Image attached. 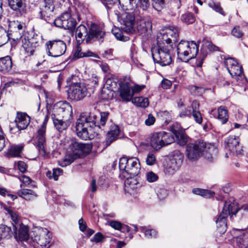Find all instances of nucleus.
<instances>
[{"mask_svg": "<svg viewBox=\"0 0 248 248\" xmlns=\"http://www.w3.org/2000/svg\"><path fill=\"white\" fill-rule=\"evenodd\" d=\"M204 145L205 142L202 140L187 144L186 152V157L191 161L197 160L202 155L203 147Z\"/></svg>", "mask_w": 248, "mask_h": 248, "instance_id": "13", "label": "nucleus"}, {"mask_svg": "<svg viewBox=\"0 0 248 248\" xmlns=\"http://www.w3.org/2000/svg\"><path fill=\"white\" fill-rule=\"evenodd\" d=\"M225 147L233 154L240 155L242 153V149L239 144V138L233 135L228 137L225 141Z\"/></svg>", "mask_w": 248, "mask_h": 248, "instance_id": "25", "label": "nucleus"}, {"mask_svg": "<svg viewBox=\"0 0 248 248\" xmlns=\"http://www.w3.org/2000/svg\"><path fill=\"white\" fill-rule=\"evenodd\" d=\"M183 158V154L179 151L173 152L165 168L164 171L165 173L169 175L174 174L181 166Z\"/></svg>", "mask_w": 248, "mask_h": 248, "instance_id": "12", "label": "nucleus"}, {"mask_svg": "<svg viewBox=\"0 0 248 248\" xmlns=\"http://www.w3.org/2000/svg\"><path fill=\"white\" fill-rule=\"evenodd\" d=\"M19 180L22 182L20 186L23 188V186H29L33 187L35 185L33 184V181L28 176L23 175L18 177Z\"/></svg>", "mask_w": 248, "mask_h": 248, "instance_id": "45", "label": "nucleus"}, {"mask_svg": "<svg viewBox=\"0 0 248 248\" xmlns=\"http://www.w3.org/2000/svg\"><path fill=\"white\" fill-rule=\"evenodd\" d=\"M54 6L50 0H45L40 7V15L41 17L47 20L52 16Z\"/></svg>", "mask_w": 248, "mask_h": 248, "instance_id": "27", "label": "nucleus"}, {"mask_svg": "<svg viewBox=\"0 0 248 248\" xmlns=\"http://www.w3.org/2000/svg\"><path fill=\"white\" fill-rule=\"evenodd\" d=\"M104 239L103 235L100 232H97L91 238V241L98 243L102 242Z\"/></svg>", "mask_w": 248, "mask_h": 248, "instance_id": "57", "label": "nucleus"}, {"mask_svg": "<svg viewBox=\"0 0 248 248\" xmlns=\"http://www.w3.org/2000/svg\"><path fill=\"white\" fill-rule=\"evenodd\" d=\"M18 196L26 200H31L36 198L37 195L33 190L28 189L21 188V189L17 192Z\"/></svg>", "mask_w": 248, "mask_h": 248, "instance_id": "34", "label": "nucleus"}, {"mask_svg": "<svg viewBox=\"0 0 248 248\" xmlns=\"http://www.w3.org/2000/svg\"><path fill=\"white\" fill-rule=\"evenodd\" d=\"M182 22L187 24H190L194 22L195 18L194 16L189 13H185L182 15L181 17Z\"/></svg>", "mask_w": 248, "mask_h": 248, "instance_id": "48", "label": "nucleus"}, {"mask_svg": "<svg viewBox=\"0 0 248 248\" xmlns=\"http://www.w3.org/2000/svg\"><path fill=\"white\" fill-rule=\"evenodd\" d=\"M172 48L173 46L170 45H167L166 46H159L152 47V55L154 62L163 66L170 64Z\"/></svg>", "mask_w": 248, "mask_h": 248, "instance_id": "6", "label": "nucleus"}, {"mask_svg": "<svg viewBox=\"0 0 248 248\" xmlns=\"http://www.w3.org/2000/svg\"><path fill=\"white\" fill-rule=\"evenodd\" d=\"M54 24L56 27L65 30H72L76 27V21L71 17L69 13L65 12L56 18Z\"/></svg>", "mask_w": 248, "mask_h": 248, "instance_id": "20", "label": "nucleus"}, {"mask_svg": "<svg viewBox=\"0 0 248 248\" xmlns=\"http://www.w3.org/2000/svg\"><path fill=\"white\" fill-rule=\"evenodd\" d=\"M68 150L78 159L89 154L92 146L89 144L72 141L69 145Z\"/></svg>", "mask_w": 248, "mask_h": 248, "instance_id": "15", "label": "nucleus"}, {"mask_svg": "<svg viewBox=\"0 0 248 248\" xmlns=\"http://www.w3.org/2000/svg\"><path fill=\"white\" fill-rule=\"evenodd\" d=\"M4 208L6 211H7V214H9L11 217L12 220H13V224L14 226V225H16L17 223H21L19 220V216L17 213L13 210L11 208L4 206Z\"/></svg>", "mask_w": 248, "mask_h": 248, "instance_id": "44", "label": "nucleus"}, {"mask_svg": "<svg viewBox=\"0 0 248 248\" xmlns=\"http://www.w3.org/2000/svg\"><path fill=\"white\" fill-rule=\"evenodd\" d=\"M118 79L114 76L108 77L102 90L103 97L107 99L112 98L113 91L117 87Z\"/></svg>", "mask_w": 248, "mask_h": 248, "instance_id": "23", "label": "nucleus"}, {"mask_svg": "<svg viewBox=\"0 0 248 248\" xmlns=\"http://www.w3.org/2000/svg\"><path fill=\"white\" fill-rule=\"evenodd\" d=\"M112 33L117 40L126 41L129 39L127 36L123 35V32L118 28L114 27L112 30Z\"/></svg>", "mask_w": 248, "mask_h": 248, "instance_id": "47", "label": "nucleus"}, {"mask_svg": "<svg viewBox=\"0 0 248 248\" xmlns=\"http://www.w3.org/2000/svg\"><path fill=\"white\" fill-rule=\"evenodd\" d=\"M139 231L144 234L148 239L155 238L157 236V232L153 229H148L145 226H141L139 228Z\"/></svg>", "mask_w": 248, "mask_h": 248, "instance_id": "38", "label": "nucleus"}, {"mask_svg": "<svg viewBox=\"0 0 248 248\" xmlns=\"http://www.w3.org/2000/svg\"><path fill=\"white\" fill-rule=\"evenodd\" d=\"M99 81V77L96 74H93L92 77L89 79V82L93 87L98 85Z\"/></svg>", "mask_w": 248, "mask_h": 248, "instance_id": "60", "label": "nucleus"}, {"mask_svg": "<svg viewBox=\"0 0 248 248\" xmlns=\"http://www.w3.org/2000/svg\"><path fill=\"white\" fill-rule=\"evenodd\" d=\"M78 158L68 149L67 153L62 159L59 161V164L62 167H66L70 165Z\"/></svg>", "mask_w": 248, "mask_h": 248, "instance_id": "35", "label": "nucleus"}, {"mask_svg": "<svg viewBox=\"0 0 248 248\" xmlns=\"http://www.w3.org/2000/svg\"><path fill=\"white\" fill-rule=\"evenodd\" d=\"M132 103L136 106L141 108H146L149 106L148 99L144 97H136L132 100Z\"/></svg>", "mask_w": 248, "mask_h": 248, "instance_id": "41", "label": "nucleus"}, {"mask_svg": "<svg viewBox=\"0 0 248 248\" xmlns=\"http://www.w3.org/2000/svg\"><path fill=\"white\" fill-rule=\"evenodd\" d=\"M125 179L126 180L125 181L124 184L125 187L127 190L129 191L130 189L134 190L138 187L139 184L134 177Z\"/></svg>", "mask_w": 248, "mask_h": 248, "instance_id": "43", "label": "nucleus"}, {"mask_svg": "<svg viewBox=\"0 0 248 248\" xmlns=\"http://www.w3.org/2000/svg\"><path fill=\"white\" fill-rule=\"evenodd\" d=\"M187 88L191 93L195 95H201L204 91L202 87L194 85L189 86Z\"/></svg>", "mask_w": 248, "mask_h": 248, "instance_id": "51", "label": "nucleus"}, {"mask_svg": "<svg viewBox=\"0 0 248 248\" xmlns=\"http://www.w3.org/2000/svg\"><path fill=\"white\" fill-rule=\"evenodd\" d=\"M178 143L181 146L185 145L187 142V136L184 131L175 135Z\"/></svg>", "mask_w": 248, "mask_h": 248, "instance_id": "52", "label": "nucleus"}, {"mask_svg": "<svg viewBox=\"0 0 248 248\" xmlns=\"http://www.w3.org/2000/svg\"><path fill=\"white\" fill-rule=\"evenodd\" d=\"M224 64L230 75L238 79L239 78L243 77V68L238 62L232 58H224Z\"/></svg>", "mask_w": 248, "mask_h": 248, "instance_id": "22", "label": "nucleus"}, {"mask_svg": "<svg viewBox=\"0 0 248 248\" xmlns=\"http://www.w3.org/2000/svg\"><path fill=\"white\" fill-rule=\"evenodd\" d=\"M26 0H8L10 8L13 11L19 12L21 15L25 13Z\"/></svg>", "mask_w": 248, "mask_h": 248, "instance_id": "29", "label": "nucleus"}, {"mask_svg": "<svg viewBox=\"0 0 248 248\" xmlns=\"http://www.w3.org/2000/svg\"><path fill=\"white\" fill-rule=\"evenodd\" d=\"M217 116L216 117L221 123L225 124L228 120L229 115L228 110L224 106H220L217 109Z\"/></svg>", "mask_w": 248, "mask_h": 248, "instance_id": "37", "label": "nucleus"}, {"mask_svg": "<svg viewBox=\"0 0 248 248\" xmlns=\"http://www.w3.org/2000/svg\"><path fill=\"white\" fill-rule=\"evenodd\" d=\"M120 176L129 178L137 176L140 170L139 159L136 157H122L119 159Z\"/></svg>", "mask_w": 248, "mask_h": 248, "instance_id": "2", "label": "nucleus"}, {"mask_svg": "<svg viewBox=\"0 0 248 248\" xmlns=\"http://www.w3.org/2000/svg\"><path fill=\"white\" fill-rule=\"evenodd\" d=\"M155 155L152 153H148L145 160L146 164L149 166H152L155 164Z\"/></svg>", "mask_w": 248, "mask_h": 248, "instance_id": "55", "label": "nucleus"}, {"mask_svg": "<svg viewBox=\"0 0 248 248\" xmlns=\"http://www.w3.org/2000/svg\"><path fill=\"white\" fill-rule=\"evenodd\" d=\"M31 244L35 247L39 245L41 248H49L51 245V234L46 229H40L31 231Z\"/></svg>", "mask_w": 248, "mask_h": 248, "instance_id": "8", "label": "nucleus"}, {"mask_svg": "<svg viewBox=\"0 0 248 248\" xmlns=\"http://www.w3.org/2000/svg\"><path fill=\"white\" fill-rule=\"evenodd\" d=\"M181 0H171V3L176 4V6L179 8L180 6ZM153 8L157 11H161L165 7V0H152Z\"/></svg>", "mask_w": 248, "mask_h": 248, "instance_id": "33", "label": "nucleus"}, {"mask_svg": "<svg viewBox=\"0 0 248 248\" xmlns=\"http://www.w3.org/2000/svg\"><path fill=\"white\" fill-rule=\"evenodd\" d=\"M53 124L56 128L60 132H61L67 127V124L61 119L52 116Z\"/></svg>", "mask_w": 248, "mask_h": 248, "instance_id": "42", "label": "nucleus"}, {"mask_svg": "<svg viewBox=\"0 0 248 248\" xmlns=\"http://www.w3.org/2000/svg\"><path fill=\"white\" fill-rule=\"evenodd\" d=\"M192 192L195 194L202 196L206 198H211L215 195V192L213 191L199 188H194L192 190Z\"/></svg>", "mask_w": 248, "mask_h": 248, "instance_id": "40", "label": "nucleus"}, {"mask_svg": "<svg viewBox=\"0 0 248 248\" xmlns=\"http://www.w3.org/2000/svg\"><path fill=\"white\" fill-rule=\"evenodd\" d=\"M130 81L129 78L125 77L119 83L118 93L124 101H129L133 97Z\"/></svg>", "mask_w": 248, "mask_h": 248, "instance_id": "21", "label": "nucleus"}, {"mask_svg": "<svg viewBox=\"0 0 248 248\" xmlns=\"http://www.w3.org/2000/svg\"><path fill=\"white\" fill-rule=\"evenodd\" d=\"M22 47L28 55H31L34 51V46L28 39L24 38L22 39Z\"/></svg>", "mask_w": 248, "mask_h": 248, "instance_id": "39", "label": "nucleus"}, {"mask_svg": "<svg viewBox=\"0 0 248 248\" xmlns=\"http://www.w3.org/2000/svg\"><path fill=\"white\" fill-rule=\"evenodd\" d=\"M157 115L166 122L169 121L170 118V113L167 111H160L157 113Z\"/></svg>", "mask_w": 248, "mask_h": 248, "instance_id": "63", "label": "nucleus"}, {"mask_svg": "<svg viewBox=\"0 0 248 248\" xmlns=\"http://www.w3.org/2000/svg\"><path fill=\"white\" fill-rule=\"evenodd\" d=\"M121 23L122 25L123 30L127 33H132L134 32L135 26V16L132 12L123 14L121 17Z\"/></svg>", "mask_w": 248, "mask_h": 248, "instance_id": "24", "label": "nucleus"}, {"mask_svg": "<svg viewBox=\"0 0 248 248\" xmlns=\"http://www.w3.org/2000/svg\"><path fill=\"white\" fill-rule=\"evenodd\" d=\"M11 228L4 224H0V239H9L12 236Z\"/></svg>", "mask_w": 248, "mask_h": 248, "instance_id": "36", "label": "nucleus"}, {"mask_svg": "<svg viewBox=\"0 0 248 248\" xmlns=\"http://www.w3.org/2000/svg\"><path fill=\"white\" fill-rule=\"evenodd\" d=\"M113 50L112 49L106 50L102 53V55L104 58L111 60L113 59Z\"/></svg>", "mask_w": 248, "mask_h": 248, "instance_id": "64", "label": "nucleus"}, {"mask_svg": "<svg viewBox=\"0 0 248 248\" xmlns=\"http://www.w3.org/2000/svg\"><path fill=\"white\" fill-rule=\"evenodd\" d=\"M15 168L19 170L21 172H24L27 169V166L25 162L20 161L15 163Z\"/></svg>", "mask_w": 248, "mask_h": 248, "instance_id": "58", "label": "nucleus"}, {"mask_svg": "<svg viewBox=\"0 0 248 248\" xmlns=\"http://www.w3.org/2000/svg\"><path fill=\"white\" fill-rule=\"evenodd\" d=\"M105 35L100 27L95 24H92L90 26L89 32H87V29L83 25H79L76 30V36L78 44H81L84 40L88 43L95 39L102 38Z\"/></svg>", "mask_w": 248, "mask_h": 248, "instance_id": "3", "label": "nucleus"}, {"mask_svg": "<svg viewBox=\"0 0 248 248\" xmlns=\"http://www.w3.org/2000/svg\"><path fill=\"white\" fill-rule=\"evenodd\" d=\"M217 153L216 147L210 143H206L203 147L202 155L209 161H212Z\"/></svg>", "mask_w": 248, "mask_h": 248, "instance_id": "31", "label": "nucleus"}, {"mask_svg": "<svg viewBox=\"0 0 248 248\" xmlns=\"http://www.w3.org/2000/svg\"><path fill=\"white\" fill-rule=\"evenodd\" d=\"M191 114L195 122L198 124H202L203 119L200 111L199 110L192 111Z\"/></svg>", "mask_w": 248, "mask_h": 248, "instance_id": "53", "label": "nucleus"}, {"mask_svg": "<svg viewBox=\"0 0 248 248\" xmlns=\"http://www.w3.org/2000/svg\"><path fill=\"white\" fill-rule=\"evenodd\" d=\"M88 93V89L83 83H73L69 88L68 97L72 101H78L83 99Z\"/></svg>", "mask_w": 248, "mask_h": 248, "instance_id": "10", "label": "nucleus"}, {"mask_svg": "<svg viewBox=\"0 0 248 248\" xmlns=\"http://www.w3.org/2000/svg\"><path fill=\"white\" fill-rule=\"evenodd\" d=\"M209 5L216 12H218L222 15H224L222 9L218 3L212 2L209 3Z\"/></svg>", "mask_w": 248, "mask_h": 248, "instance_id": "59", "label": "nucleus"}, {"mask_svg": "<svg viewBox=\"0 0 248 248\" xmlns=\"http://www.w3.org/2000/svg\"><path fill=\"white\" fill-rule=\"evenodd\" d=\"M238 211V207L236 202L232 199L225 202L222 211L216 220L217 229L219 232L223 233L227 229V217L229 215L232 217Z\"/></svg>", "mask_w": 248, "mask_h": 248, "instance_id": "4", "label": "nucleus"}, {"mask_svg": "<svg viewBox=\"0 0 248 248\" xmlns=\"http://www.w3.org/2000/svg\"><path fill=\"white\" fill-rule=\"evenodd\" d=\"M8 37L6 30L0 26V46H2L8 41Z\"/></svg>", "mask_w": 248, "mask_h": 248, "instance_id": "50", "label": "nucleus"}, {"mask_svg": "<svg viewBox=\"0 0 248 248\" xmlns=\"http://www.w3.org/2000/svg\"><path fill=\"white\" fill-rule=\"evenodd\" d=\"M46 46L47 55L53 57L62 55L66 50L65 43L61 40L49 41L46 43Z\"/></svg>", "mask_w": 248, "mask_h": 248, "instance_id": "11", "label": "nucleus"}, {"mask_svg": "<svg viewBox=\"0 0 248 248\" xmlns=\"http://www.w3.org/2000/svg\"><path fill=\"white\" fill-rule=\"evenodd\" d=\"M177 51L178 58L187 62L196 57L199 51V46L193 41L182 40L177 45Z\"/></svg>", "mask_w": 248, "mask_h": 248, "instance_id": "5", "label": "nucleus"}, {"mask_svg": "<svg viewBox=\"0 0 248 248\" xmlns=\"http://www.w3.org/2000/svg\"><path fill=\"white\" fill-rule=\"evenodd\" d=\"M152 28V24L150 20L141 19L136 21L134 32H137L141 35H144L150 33Z\"/></svg>", "mask_w": 248, "mask_h": 248, "instance_id": "26", "label": "nucleus"}, {"mask_svg": "<svg viewBox=\"0 0 248 248\" xmlns=\"http://www.w3.org/2000/svg\"><path fill=\"white\" fill-rule=\"evenodd\" d=\"M15 237L17 241L25 242L31 244V233L29 232V227L21 223L14 225Z\"/></svg>", "mask_w": 248, "mask_h": 248, "instance_id": "19", "label": "nucleus"}, {"mask_svg": "<svg viewBox=\"0 0 248 248\" xmlns=\"http://www.w3.org/2000/svg\"><path fill=\"white\" fill-rule=\"evenodd\" d=\"M178 37V29L174 27H168L162 29L157 35V46H166L177 41Z\"/></svg>", "mask_w": 248, "mask_h": 248, "instance_id": "7", "label": "nucleus"}, {"mask_svg": "<svg viewBox=\"0 0 248 248\" xmlns=\"http://www.w3.org/2000/svg\"><path fill=\"white\" fill-rule=\"evenodd\" d=\"M155 122V117L152 114H148L147 119L145 120V124L147 126L153 125Z\"/></svg>", "mask_w": 248, "mask_h": 248, "instance_id": "61", "label": "nucleus"}, {"mask_svg": "<svg viewBox=\"0 0 248 248\" xmlns=\"http://www.w3.org/2000/svg\"><path fill=\"white\" fill-rule=\"evenodd\" d=\"M232 243L239 248H248V232L242 230L233 229L231 232Z\"/></svg>", "mask_w": 248, "mask_h": 248, "instance_id": "18", "label": "nucleus"}, {"mask_svg": "<svg viewBox=\"0 0 248 248\" xmlns=\"http://www.w3.org/2000/svg\"><path fill=\"white\" fill-rule=\"evenodd\" d=\"M22 149V147L19 145L12 146L8 151V155L13 157L19 156Z\"/></svg>", "mask_w": 248, "mask_h": 248, "instance_id": "46", "label": "nucleus"}, {"mask_svg": "<svg viewBox=\"0 0 248 248\" xmlns=\"http://www.w3.org/2000/svg\"><path fill=\"white\" fill-rule=\"evenodd\" d=\"M120 133V130L118 125L113 124L111 125L110 130L107 133L106 144V146L109 145L114 140H116Z\"/></svg>", "mask_w": 248, "mask_h": 248, "instance_id": "30", "label": "nucleus"}, {"mask_svg": "<svg viewBox=\"0 0 248 248\" xmlns=\"http://www.w3.org/2000/svg\"><path fill=\"white\" fill-rule=\"evenodd\" d=\"M170 129L174 135H176L177 134L180 133L184 131L183 129L181 127V125L178 123L174 124L171 126Z\"/></svg>", "mask_w": 248, "mask_h": 248, "instance_id": "54", "label": "nucleus"}, {"mask_svg": "<svg viewBox=\"0 0 248 248\" xmlns=\"http://www.w3.org/2000/svg\"><path fill=\"white\" fill-rule=\"evenodd\" d=\"M12 67V62L10 56H7L0 58V72L5 74L11 70Z\"/></svg>", "mask_w": 248, "mask_h": 248, "instance_id": "32", "label": "nucleus"}, {"mask_svg": "<svg viewBox=\"0 0 248 248\" xmlns=\"http://www.w3.org/2000/svg\"><path fill=\"white\" fill-rule=\"evenodd\" d=\"M158 176L157 174L152 171H149L145 173V178L149 183H154L158 179Z\"/></svg>", "mask_w": 248, "mask_h": 248, "instance_id": "49", "label": "nucleus"}, {"mask_svg": "<svg viewBox=\"0 0 248 248\" xmlns=\"http://www.w3.org/2000/svg\"><path fill=\"white\" fill-rule=\"evenodd\" d=\"M15 122L17 128L20 131L27 127L30 122V118L25 113L17 112Z\"/></svg>", "mask_w": 248, "mask_h": 248, "instance_id": "28", "label": "nucleus"}, {"mask_svg": "<svg viewBox=\"0 0 248 248\" xmlns=\"http://www.w3.org/2000/svg\"><path fill=\"white\" fill-rule=\"evenodd\" d=\"M48 119V116L46 115L43 123L38 127L35 138L39 153L42 155L46 154L44 145L46 142V127Z\"/></svg>", "mask_w": 248, "mask_h": 248, "instance_id": "14", "label": "nucleus"}, {"mask_svg": "<svg viewBox=\"0 0 248 248\" xmlns=\"http://www.w3.org/2000/svg\"><path fill=\"white\" fill-rule=\"evenodd\" d=\"M232 34L236 38H240L243 35V32L239 27H235L232 31Z\"/></svg>", "mask_w": 248, "mask_h": 248, "instance_id": "56", "label": "nucleus"}, {"mask_svg": "<svg viewBox=\"0 0 248 248\" xmlns=\"http://www.w3.org/2000/svg\"><path fill=\"white\" fill-rule=\"evenodd\" d=\"M108 225L115 230H120L122 227L121 222L117 221H110L108 222Z\"/></svg>", "mask_w": 248, "mask_h": 248, "instance_id": "62", "label": "nucleus"}, {"mask_svg": "<svg viewBox=\"0 0 248 248\" xmlns=\"http://www.w3.org/2000/svg\"><path fill=\"white\" fill-rule=\"evenodd\" d=\"M73 112L71 105L66 102H59L56 103L52 109V116L54 117L69 118Z\"/></svg>", "mask_w": 248, "mask_h": 248, "instance_id": "17", "label": "nucleus"}, {"mask_svg": "<svg viewBox=\"0 0 248 248\" xmlns=\"http://www.w3.org/2000/svg\"><path fill=\"white\" fill-rule=\"evenodd\" d=\"M119 2L125 11H135L139 8L145 11L150 6L149 0H119Z\"/></svg>", "mask_w": 248, "mask_h": 248, "instance_id": "16", "label": "nucleus"}, {"mask_svg": "<svg viewBox=\"0 0 248 248\" xmlns=\"http://www.w3.org/2000/svg\"><path fill=\"white\" fill-rule=\"evenodd\" d=\"M108 114V112L81 114L76 123L77 136L84 140L90 139V136L95 132L96 129L101 128L105 125Z\"/></svg>", "mask_w": 248, "mask_h": 248, "instance_id": "1", "label": "nucleus"}, {"mask_svg": "<svg viewBox=\"0 0 248 248\" xmlns=\"http://www.w3.org/2000/svg\"><path fill=\"white\" fill-rule=\"evenodd\" d=\"M174 140L170 133L165 131L153 133L149 140L150 146L155 150H158L162 147L168 145Z\"/></svg>", "mask_w": 248, "mask_h": 248, "instance_id": "9", "label": "nucleus"}]
</instances>
